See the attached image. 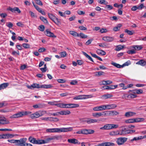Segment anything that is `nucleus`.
Masks as SVG:
<instances>
[{"instance_id":"f257e3e1","label":"nucleus","mask_w":146,"mask_h":146,"mask_svg":"<svg viewBox=\"0 0 146 146\" xmlns=\"http://www.w3.org/2000/svg\"><path fill=\"white\" fill-rule=\"evenodd\" d=\"M46 113V111H39L31 114L30 117L32 119L36 118L43 115Z\"/></svg>"},{"instance_id":"f03ea898","label":"nucleus","mask_w":146,"mask_h":146,"mask_svg":"<svg viewBox=\"0 0 146 146\" xmlns=\"http://www.w3.org/2000/svg\"><path fill=\"white\" fill-rule=\"evenodd\" d=\"M31 113V112L30 111H21L16 113L12 116L11 118H18L22 117L24 115H27Z\"/></svg>"},{"instance_id":"7ed1b4c3","label":"nucleus","mask_w":146,"mask_h":146,"mask_svg":"<svg viewBox=\"0 0 146 146\" xmlns=\"http://www.w3.org/2000/svg\"><path fill=\"white\" fill-rule=\"evenodd\" d=\"M143 118H135L128 119L125 121L126 123H132L135 122H138L143 121L144 120Z\"/></svg>"},{"instance_id":"20e7f679","label":"nucleus","mask_w":146,"mask_h":146,"mask_svg":"<svg viewBox=\"0 0 146 146\" xmlns=\"http://www.w3.org/2000/svg\"><path fill=\"white\" fill-rule=\"evenodd\" d=\"M27 140V139L25 138H21L20 140H17V143L15 145L21 146H25Z\"/></svg>"},{"instance_id":"39448f33","label":"nucleus","mask_w":146,"mask_h":146,"mask_svg":"<svg viewBox=\"0 0 146 146\" xmlns=\"http://www.w3.org/2000/svg\"><path fill=\"white\" fill-rule=\"evenodd\" d=\"M92 95H79L78 96L75 97L73 98V99L75 100H81L83 99H86L88 98H91L92 97Z\"/></svg>"},{"instance_id":"423d86ee","label":"nucleus","mask_w":146,"mask_h":146,"mask_svg":"<svg viewBox=\"0 0 146 146\" xmlns=\"http://www.w3.org/2000/svg\"><path fill=\"white\" fill-rule=\"evenodd\" d=\"M127 138L126 137H119L117 139L116 142L118 145H121L123 144L127 141Z\"/></svg>"},{"instance_id":"0eeeda50","label":"nucleus","mask_w":146,"mask_h":146,"mask_svg":"<svg viewBox=\"0 0 146 146\" xmlns=\"http://www.w3.org/2000/svg\"><path fill=\"white\" fill-rule=\"evenodd\" d=\"M73 130L72 127H69L67 128L62 127L58 128V132H66L72 131Z\"/></svg>"},{"instance_id":"6e6552de","label":"nucleus","mask_w":146,"mask_h":146,"mask_svg":"<svg viewBox=\"0 0 146 146\" xmlns=\"http://www.w3.org/2000/svg\"><path fill=\"white\" fill-rule=\"evenodd\" d=\"M106 110L113 109L117 107V106L115 104H109L104 105Z\"/></svg>"},{"instance_id":"1a4fd4ad","label":"nucleus","mask_w":146,"mask_h":146,"mask_svg":"<svg viewBox=\"0 0 146 146\" xmlns=\"http://www.w3.org/2000/svg\"><path fill=\"white\" fill-rule=\"evenodd\" d=\"M9 123V121L4 117H0V124L5 125L8 124Z\"/></svg>"},{"instance_id":"9d476101","label":"nucleus","mask_w":146,"mask_h":146,"mask_svg":"<svg viewBox=\"0 0 146 146\" xmlns=\"http://www.w3.org/2000/svg\"><path fill=\"white\" fill-rule=\"evenodd\" d=\"M117 86V85H110V86H105L102 87V89L104 90H111L115 89Z\"/></svg>"},{"instance_id":"9b49d317","label":"nucleus","mask_w":146,"mask_h":146,"mask_svg":"<svg viewBox=\"0 0 146 146\" xmlns=\"http://www.w3.org/2000/svg\"><path fill=\"white\" fill-rule=\"evenodd\" d=\"M93 110L94 111H101L105 110V105H102L99 106H96L93 108Z\"/></svg>"},{"instance_id":"f8f14e48","label":"nucleus","mask_w":146,"mask_h":146,"mask_svg":"<svg viewBox=\"0 0 146 146\" xmlns=\"http://www.w3.org/2000/svg\"><path fill=\"white\" fill-rule=\"evenodd\" d=\"M82 129V134H92L94 133V130L90 129Z\"/></svg>"},{"instance_id":"ddd939ff","label":"nucleus","mask_w":146,"mask_h":146,"mask_svg":"<svg viewBox=\"0 0 146 146\" xmlns=\"http://www.w3.org/2000/svg\"><path fill=\"white\" fill-rule=\"evenodd\" d=\"M45 34L47 36L53 38L56 37V36L54 33L49 31L48 29L46 30L44 32Z\"/></svg>"},{"instance_id":"4468645a","label":"nucleus","mask_w":146,"mask_h":146,"mask_svg":"<svg viewBox=\"0 0 146 146\" xmlns=\"http://www.w3.org/2000/svg\"><path fill=\"white\" fill-rule=\"evenodd\" d=\"M102 39L107 42H111L113 41L114 40V38L113 37L105 36L103 37Z\"/></svg>"},{"instance_id":"2eb2a0df","label":"nucleus","mask_w":146,"mask_h":146,"mask_svg":"<svg viewBox=\"0 0 146 146\" xmlns=\"http://www.w3.org/2000/svg\"><path fill=\"white\" fill-rule=\"evenodd\" d=\"M114 144L112 143L106 142L101 144H98L95 146H111L114 145Z\"/></svg>"},{"instance_id":"dca6fc26","label":"nucleus","mask_w":146,"mask_h":146,"mask_svg":"<svg viewBox=\"0 0 146 146\" xmlns=\"http://www.w3.org/2000/svg\"><path fill=\"white\" fill-rule=\"evenodd\" d=\"M58 139V137L57 136H54L50 137H48L44 140L45 143H48L51 141L54 140L55 139Z\"/></svg>"},{"instance_id":"f3484780","label":"nucleus","mask_w":146,"mask_h":146,"mask_svg":"<svg viewBox=\"0 0 146 146\" xmlns=\"http://www.w3.org/2000/svg\"><path fill=\"white\" fill-rule=\"evenodd\" d=\"M68 141L69 143H71L77 145L80 144V143L77 140L75 139H68Z\"/></svg>"},{"instance_id":"a211bd4d","label":"nucleus","mask_w":146,"mask_h":146,"mask_svg":"<svg viewBox=\"0 0 146 146\" xmlns=\"http://www.w3.org/2000/svg\"><path fill=\"white\" fill-rule=\"evenodd\" d=\"M130 133V131L128 130H126L125 128L123 129L120 132L119 131V135H123L125 134H128Z\"/></svg>"},{"instance_id":"6ab92c4d","label":"nucleus","mask_w":146,"mask_h":146,"mask_svg":"<svg viewBox=\"0 0 146 146\" xmlns=\"http://www.w3.org/2000/svg\"><path fill=\"white\" fill-rule=\"evenodd\" d=\"M9 10L13 13H15L17 11L19 13H21V11L18 7H15L13 8H12L11 7H9Z\"/></svg>"},{"instance_id":"aec40b11","label":"nucleus","mask_w":146,"mask_h":146,"mask_svg":"<svg viewBox=\"0 0 146 146\" xmlns=\"http://www.w3.org/2000/svg\"><path fill=\"white\" fill-rule=\"evenodd\" d=\"M136 64L144 66L146 65V61L143 59H141L137 62Z\"/></svg>"},{"instance_id":"412c9836","label":"nucleus","mask_w":146,"mask_h":146,"mask_svg":"<svg viewBox=\"0 0 146 146\" xmlns=\"http://www.w3.org/2000/svg\"><path fill=\"white\" fill-rule=\"evenodd\" d=\"M40 85L38 84L35 83L33 84L31 86H28V88L30 89H32L34 88H39Z\"/></svg>"},{"instance_id":"4be33fe9","label":"nucleus","mask_w":146,"mask_h":146,"mask_svg":"<svg viewBox=\"0 0 146 146\" xmlns=\"http://www.w3.org/2000/svg\"><path fill=\"white\" fill-rule=\"evenodd\" d=\"M100 129L102 130H109L111 129V124H108L105 125L104 126L100 127Z\"/></svg>"},{"instance_id":"5701e85b","label":"nucleus","mask_w":146,"mask_h":146,"mask_svg":"<svg viewBox=\"0 0 146 146\" xmlns=\"http://www.w3.org/2000/svg\"><path fill=\"white\" fill-rule=\"evenodd\" d=\"M13 136V135L9 134H2V139H8L9 138H12Z\"/></svg>"},{"instance_id":"b1692460","label":"nucleus","mask_w":146,"mask_h":146,"mask_svg":"<svg viewBox=\"0 0 146 146\" xmlns=\"http://www.w3.org/2000/svg\"><path fill=\"white\" fill-rule=\"evenodd\" d=\"M46 131L47 132L50 133L58 132V128L47 129Z\"/></svg>"},{"instance_id":"393cba45","label":"nucleus","mask_w":146,"mask_h":146,"mask_svg":"<svg viewBox=\"0 0 146 146\" xmlns=\"http://www.w3.org/2000/svg\"><path fill=\"white\" fill-rule=\"evenodd\" d=\"M9 85L8 83H4L0 85V90L6 88Z\"/></svg>"},{"instance_id":"a878e982","label":"nucleus","mask_w":146,"mask_h":146,"mask_svg":"<svg viewBox=\"0 0 146 146\" xmlns=\"http://www.w3.org/2000/svg\"><path fill=\"white\" fill-rule=\"evenodd\" d=\"M119 131H113L110 132L109 134L111 136H115L119 135Z\"/></svg>"},{"instance_id":"bb28decb","label":"nucleus","mask_w":146,"mask_h":146,"mask_svg":"<svg viewBox=\"0 0 146 146\" xmlns=\"http://www.w3.org/2000/svg\"><path fill=\"white\" fill-rule=\"evenodd\" d=\"M132 48H134L135 50H140L143 48L141 45H133L132 46Z\"/></svg>"},{"instance_id":"cd10ccee","label":"nucleus","mask_w":146,"mask_h":146,"mask_svg":"<svg viewBox=\"0 0 146 146\" xmlns=\"http://www.w3.org/2000/svg\"><path fill=\"white\" fill-rule=\"evenodd\" d=\"M60 113V115H69L71 113L70 111L68 110L61 111Z\"/></svg>"},{"instance_id":"c85d7f7f","label":"nucleus","mask_w":146,"mask_h":146,"mask_svg":"<svg viewBox=\"0 0 146 146\" xmlns=\"http://www.w3.org/2000/svg\"><path fill=\"white\" fill-rule=\"evenodd\" d=\"M52 86L50 84L49 85H46V84H43L41 85H40L39 88H44L47 89L50 88L52 87Z\"/></svg>"},{"instance_id":"c756f323","label":"nucleus","mask_w":146,"mask_h":146,"mask_svg":"<svg viewBox=\"0 0 146 146\" xmlns=\"http://www.w3.org/2000/svg\"><path fill=\"white\" fill-rule=\"evenodd\" d=\"M29 140L31 143L34 144H36V140L35 138L31 136L29 137Z\"/></svg>"},{"instance_id":"7c9ffc66","label":"nucleus","mask_w":146,"mask_h":146,"mask_svg":"<svg viewBox=\"0 0 146 146\" xmlns=\"http://www.w3.org/2000/svg\"><path fill=\"white\" fill-rule=\"evenodd\" d=\"M92 116L98 118L103 115V114L101 113H94L92 114Z\"/></svg>"},{"instance_id":"2f4dec72","label":"nucleus","mask_w":146,"mask_h":146,"mask_svg":"<svg viewBox=\"0 0 146 146\" xmlns=\"http://www.w3.org/2000/svg\"><path fill=\"white\" fill-rule=\"evenodd\" d=\"M113 96L112 95L107 94L102 96V98L104 99H106L112 97Z\"/></svg>"},{"instance_id":"473e14b6","label":"nucleus","mask_w":146,"mask_h":146,"mask_svg":"<svg viewBox=\"0 0 146 146\" xmlns=\"http://www.w3.org/2000/svg\"><path fill=\"white\" fill-rule=\"evenodd\" d=\"M135 114V113L132 112H128L125 113V116L127 117H129Z\"/></svg>"},{"instance_id":"72a5a7b5","label":"nucleus","mask_w":146,"mask_h":146,"mask_svg":"<svg viewBox=\"0 0 146 146\" xmlns=\"http://www.w3.org/2000/svg\"><path fill=\"white\" fill-rule=\"evenodd\" d=\"M111 64L118 68H121L123 67V66L122 65L114 62H112L111 63Z\"/></svg>"},{"instance_id":"f704fd0d","label":"nucleus","mask_w":146,"mask_h":146,"mask_svg":"<svg viewBox=\"0 0 146 146\" xmlns=\"http://www.w3.org/2000/svg\"><path fill=\"white\" fill-rule=\"evenodd\" d=\"M98 120L96 119H89L86 121V122L88 124L93 123L97 122Z\"/></svg>"},{"instance_id":"c9c22d12","label":"nucleus","mask_w":146,"mask_h":146,"mask_svg":"<svg viewBox=\"0 0 146 146\" xmlns=\"http://www.w3.org/2000/svg\"><path fill=\"white\" fill-rule=\"evenodd\" d=\"M121 26L122 25L121 24H118L117 26L113 28V30L114 31H117L120 29V28Z\"/></svg>"},{"instance_id":"e433bc0d","label":"nucleus","mask_w":146,"mask_h":146,"mask_svg":"<svg viewBox=\"0 0 146 146\" xmlns=\"http://www.w3.org/2000/svg\"><path fill=\"white\" fill-rule=\"evenodd\" d=\"M124 45H118L115 48V50L117 51H119L123 49L124 48Z\"/></svg>"},{"instance_id":"4c0bfd02","label":"nucleus","mask_w":146,"mask_h":146,"mask_svg":"<svg viewBox=\"0 0 146 146\" xmlns=\"http://www.w3.org/2000/svg\"><path fill=\"white\" fill-rule=\"evenodd\" d=\"M82 53L83 54L86 56V57L89 60L91 61H92L94 62V61L92 58L90 56H89V55H88L85 52H82Z\"/></svg>"},{"instance_id":"58836bf2","label":"nucleus","mask_w":146,"mask_h":146,"mask_svg":"<svg viewBox=\"0 0 146 146\" xmlns=\"http://www.w3.org/2000/svg\"><path fill=\"white\" fill-rule=\"evenodd\" d=\"M112 82L110 80L104 81H102V84L103 85H110L111 84Z\"/></svg>"},{"instance_id":"ea45409f","label":"nucleus","mask_w":146,"mask_h":146,"mask_svg":"<svg viewBox=\"0 0 146 146\" xmlns=\"http://www.w3.org/2000/svg\"><path fill=\"white\" fill-rule=\"evenodd\" d=\"M142 139H143V136H140L138 137H134L132 139H131L130 141L131 142H132L134 141Z\"/></svg>"},{"instance_id":"a19ab883","label":"nucleus","mask_w":146,"mask_h":146,"mask_svg":"<svg viewBox=\"0 0 146 146\" xmlns=\"http://www.w3.org/2000/svg\"><path fill=\"white\" fill-rule=\"evenodd\" d=\"M97 53L99 54H101L102 55H104L106 54L105 52L103 50H100L99 49L97 50Z\"/></svg>"},{"instance_id":"79ce46f5","label":"nucleus","mask_w":146,"mask_h":146,"mask_svg":"<svg viewBox=\"0 0 146 146\" xmlns=\"http://www.w3.org/2000/svg\"><path fill=\"white\" fill-rule=\"evenodd\" d=\"M95 76H100L102 75H104V74L105 73L103 72L100 71L96 72H95Z\"/></svg>"},{"instance_id":"37998d69","label":"nucleus","mask_w":146,"mask_h":146,"mask_svg":"<svg viewBox=\"0 0 146 146\" xmlns=\"http://www.w3.org/2000/svg\"><path fill=\"white\" fill-rule=\"evenodd\" d=\"M70 33L74 36L79 37V34L75 31H70Z\"/></svg>"},{"instance_id":"c03bdc74","label":"nucleus","mask_w":146,"mask_h":146,"mask_svg":"<svg viewBox=\"0 0 146 146\" xmlns=\"http://www.w3.org/2000/svg\"><path fill=\"white\" fill-rule=\"evenodd\" d=\"M53 21L57 25H60V19H58L56 17L55 18Z\"/></svg>"},{"instance_id":"a18cd8bd","label":"nucleus","mask_w":146,"mask_h":146,"mask_svg":"<svg viewBox=\"0 0 146 146\" xmlns=\"http://www.w3.org/2000/svg\"><path fill=\"white\" fill-rule=\"evenodd\" d=\"M40 19L44 23L46 24H48V22L46 18L42 16H40Z\"/></svg>"},{"instance_id":"49530a36","label":"nucleus","mask_w":146,"mask_h":146,"mask_svg":"<svg viewBox=\"0 0 146 146\" xmlns=\"http://www.w3.org/2000/svg\"><path fill=\"white\" fill-rule=\"evenodd\" d=\"M79 37H80L82 38H87L88 36L87 35H85L82 33H80L79 34Z\"/></svg>"},{"instance_id":"de8ad7c7","label":"nucleus","mask_w":146,"mask_h":146,"mask_svg":"<svg viewBox=\"0 0 146 146\" xmlns=\"http://www.w3.org/2000/svg\"><path fill=\"white\" fill-rule=\"evenodd\" d=\"M44 143H45L44 140L40 139H38L36 140V144H41Z\"/></svg>"},{"instance_id":"09e8293b","label":"nucleus","mask_w":146,"mask_h":146,"mask_svg":"<svg viewBox=\"0 0 146 146\" xmlns=\"http://www.w3.org/2000/svg\"><path fill=\"white\" fill-rule=\"evenodd\" d=\"M48 15L49 18L52 21H53V20H54V19L56 17L51 13H48Z\"/></svg>"},{"instance_id":"8fccbe9b","label":"nucleus","mask_w":146,"mask_h":146,"mask_svg":"<svg viewBox=\"0 0 146 146\" xmlns=\"http://www.w3.org/2000/svg\"><path fill=\"white\" fill-rule=\"evenodd\" d=\"M98 2L101 4H104L106 5L108 4V2L105 0H98Z\"/></svg>"},{"instance_id":"3c124183","label":"nucleus","mask_w":146,"mask_h":146,"mask_svg":"<svg viewBox=\"0 0 146 146\" xmlns=\"http://www.w3.org/2000/svg\"><path fill=\"white\" fill-rule=\"evenodd\" d=\"M105 8L107 10H110L113 9V7L111 5H107V4L106 5V6L105 7Z\"/></svg>"},{"instance_id":"603ef678","label":"nucleus","mask_w":146,"mask_h":146,"mask_svg":"<svg viewBox=\"0 0 146 146\" xmlns=\"http://www.w3.org/2000/svg\"><path fill=\"white\" fill-rule=\"evenodd\" d=\"M22 46L25 48H29L30 47V46L29 44L28 43H23L22 44Z\"/></svg>"},{"instance_id":"864d4df0","label":"nucleus","mask_w":146,"mask_h":146,"mask_svg":"<svg viewBox=\"0 0 146 146\" xmlns=\"http://www.w3.org/2000/svg\"><path fill=\"white\" fill-rule=\"evenodd\" d=\"M61 57H64L67 55V53L65 51L62 52L60 53Z\"/></svg>"},{"instance_id":"5fc2aeb1","label":"nucleus","mask_w":146,"mask_h":146,"mask_svg":"<svg viewBox=\"0 0 146 146\" xmlns=\"http://www.w3.org/2000/svg\"><path fill=\"white\" fill-rule=\"evenodd\" d=\"M71 105V108H76L79 107V105L78 104H70Z\"/></svg>"},{"instance_id":"6e6d98bb","label":"nucleus","mask_w":146,"mask_h":146,"mask_svg":"<svg viewBox=\"0 0 146 146\" xmlns=\"http://www.w3.org/2000/svg\"><path fill=\"white\" fill-rule=\"evenodd\" d=\"M125 32L126 33L128 34L129 35H132L133 34L134 32H133L131 31H129L127 29H126L125 30Z\"/></svg>"},{"instance_id":"4d7b16f0","label":"nucleus","mask_w":146,"mask_h":146,"mask_svg":"<svg viewBox=\"0 0 146 146\" xmlns=\"http://www.w3.org/2000/svg\"><path fill=\"white\" fill-rule=\"evenodd\" d=\"M44 27L43 25H40L38 27V29L40 31H43L44 30Z\"/></svg>"},{"instance_id":"13d9d810","label":"nucleus","mask_w":146,"mask_h":146,"mask_svg":"<svg viewBox=\"0 0 146 146\" xmlns=\"http://www.w3.org/2000/svg\"><path fill=\"white\" fill-rule=\"evenodd\" d=\"M60 112H57L56 113H49V115L50 116L52 115L54 116H59L60 114Z\"/></svg>"},{"instance_id":"bf43d9fd","label":"nucleus","mask_w":146,"mask_h":146,"mask_svg":"<svg viewBox=\"0 0 146 146\" xmlns=\"http://www.w3.org/2000/svg\"><path fill=\"white\" fill-rule=\"evenodd\" d=\"M64 104H56V106L57 107H60L62 108H64Z\"/></svg>"},{"instance_id":"052dcab7","label":"nucleus","mask_w":146,"mask_h":146,"mask_svg":"<svg viewBox=\"0 0 146 146\" xmlns=\"http://www.w3.org/2000/svg\"><path fill=\"white\" fill-rule=\"evenodd\" d=\"M127 53L129 54H133L136 53V51L135 50H128Z\"/></svg>"},{"instance_id":"680f3d73","label":"nucleus","mask_w":146,"mask_h":146,"mask_svg":"<svg viewBox=\"0 0 146 146\" xmlns=\"http://www.w3.org/2000/svg\"><path fill=\"white\" fill-rule=\"evenodd\" d=\"M137 96L133 94H130L129 95V98H136Z\"/></svg>"},{"instance_id":"e2e57ef3","label":"nucleus","mask_w":146,"mask_h":146,"mask_svg":"<svg viewBox=\"0 0 146 146\" xmlns=\"http://www.w3.org/2000/svg\"><path fill=\"white\" fill-rule=\"evenodd\" d=\"M98 45L102 47V48H106L107 46L106 44L104 43H99L98 44Z\"/></svg>"},{"instance_id":"0e129e2a","label":"nucleus","mask_w":146,"mask_h":146,"mask_svg":"<svg viewBox=\"0 0 146 146\" xmlns=\"http://www.w3.org/2000/svg\"><path fill=\"white\" fill-rule=\"evenodd\" d=\"M7 141L11 143H17V140L14 139H9Z\"/></svg>"},{"instance_id":"69168bd1","label":"nucleus","mask_w":146,"mask_h":146,"mask_svg":"<svg viewBox=\"0 0 146 146\" xmlns=\"http://www.w3.org/2000/svg\"><path fill=\"white\" fill-rule=\"evenodd\" d=\"M136 93L137 94H140L143 93V91L141 89H136Z\"/></svg>"},{"instance_id":"338daca9","label":"nucleus","mask_w":146,"mask_h":146,"mask_svg":"<svg viewBox=\"0 0 146 146\" xmlns=\"http://www.w3.org/2000/svg\"><path fill=\"white\" fill-rule=\"evenodd\" d=\"M6 25L9 28H11L13 26V24L12 23L9 22L7 23V24Z\"/></svg>"},{"instance_id":"774afa93","label":"nucleus","mask_w":146,"mask_h":146,"mask_svg":"<svg viewBox=\"0 0 146 146\" xmlns=\"http://www.w3.org/2000/svg\"><path fill=\"white\" fill-rule=\"evenodd\" d=\"M78 28L80 30L82 31H86L87 29L86 27L83 26H79V27Z\"/></svg>"}]
</instances>
